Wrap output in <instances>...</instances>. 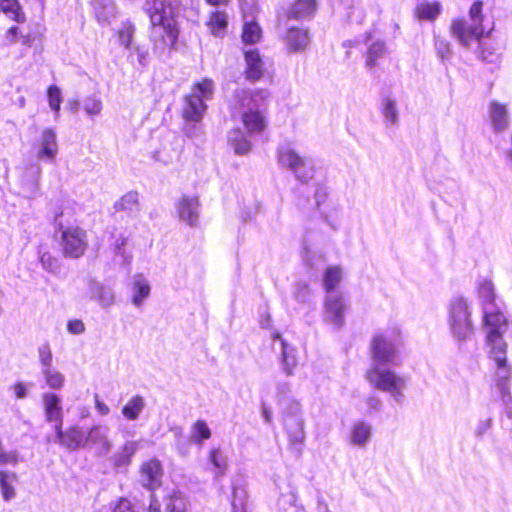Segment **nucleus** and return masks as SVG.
Returning a JSON list of instances; mask_svg holds the SVG:
<instances>
[{"label": "nucleus", "mask_w": 512, "mask_h": 512, "mask_svg": "<svg viewBox=\"0 0 512 512\" xmlns=\"http://www.w3.org/2000/svg\"><path fill=\"white\" fill-rule=\"evenodd\" d=\"M41 374L48 387L59 390L64 386V375L53 367L42 369Z\"/></svg>", "instance_id": "obj_42"}, {"label": "nucleus", "mask_w": 512, "mask_h": 512, "mask_svg": "<svg viewBox=\"0 0 512 512\" xmlns=\"http://www.w3.org/2000/svg\"><path fill=\"white\" fill-rule=\"evenodd\" d=\"M209 26L214 35L220 36L227 26V16L223 12L216 11L212 13Z\"/></svg>", "instance_id": "obj_46"}, {"label": "nucleus", "mask_w": 512, "mask_h": 512, "mask_svg": "<svg viewBox=\"0 0 512 512\" xmlns=\"http://www.w3.org/2000/svg\"><path fill=\"white\" fill-rule=\"evenodd\" d=\"M482 2L476 1L469 11V19H456L451 24V33L458 42L469 47L472 42H479L485 33L483 25Z\"/></svg>", "instance_id": "obj_5"}, {"label": "nucleus", "mask_w": 512, "mask_h": 512, "mask_svg": "<svg viewBox=\"0 0 512 512\" xmlns=\"http://www.w3.org/2000/svg\"><path fill=\"white\" fill-rule=\"evenodd\" d=\"M94 13L101 25H109L115 19L117 11L112 0H94Z\"/></svg>", "instance_id": "obj_25"}, {"label": "nucleus", "mask_w": 512, "mask_h": 512, "mask_svg": "<svg viewBox=\"0 0 512 512\" xmlns=\"http://www.w3.org/2000/svg\"><path fill=\"white\" fill-rule=\"evenodd\" d=\"M166 512H186V503L182 494L178 491H173L166 498Z\"/></svg>", "instance_id": "obj_45"}, {"label": "nucleus", "mask_w": 512, "mask_h": 512, "mask_svg": "<svg viewBox=\"0 0 512 512\" xmlns=\"http://www.w3.org/2000/svg\"><path fill=\"white\" fill-rule=\"evenodd\" d=\"M48 100L50 108L55 112L56 117L59 116L60 105L62 103L61 90L56 85L48 88Z\"/></svg>", "instance_id": "obj_48"}, {"label": "nucleus", "mask_w": 512, "mask_h": 512, "mask_svg": "<svg viewBox=\"0 0 512 512\" xmlns=\"http://www.w3.org/2000/svg\"><path fill=\"white\" fill-rule=\"evenodd\" d=\"M42 402L45 411V417L48 422H54L55 425H63V412L61 399L55 393H44Z\"/></svg>", "instance_id": "obj_21"}, {"label": "nucleus", "mask_w": 512, "mask_h": 512, "mask_svg": "<svg viewBox=\"0 0 512 512\" xmlns=\"http://www.w3.org/2000/svg\"><path fill=\"white\" fill-rule=\"evenodd\" d=\"M40 262L42 267L50 273H56L59 270L58 260L49 252H44L41 254Z\"/></svg>", "instance_id": "obj_52"}, {"label": "nucleus", "mask_w": 512, "mask_h": 512, "mask_svg": "<svg viewBox=\"0 0 512 512\" xmlns=\"http://www.w3.org/2000/svg\"><path fill=\"white\" fill-rule=\"evenodd\" d=\"M278 161L300 182L307 183L314 177L315 168L312 161L300 156L290 145H284L278 149Z\"/></svg>", "instance_id": "obj_8"}, {"label": "nucleus", "mask_w": 512, "mask_h": 512, "mask_svg": "<svg viewBox=\"0 0 512 512\" xmlns=\"http://www.w3.org/2000/svg\"><path fill=\"white\" fill-rule=\"evenodd\" d=\"M0 6L3 12L9 14L15 21L20 22L23 20V16L19 12V5L16 0H1Z\"/></svg>", "instance_id": "obj_50"}, {"label": "nucleus", "mask_w": 512, "mask_h": 512, "mask_svg": "<svg viewBox=\"0 0 512 512\" xmlns=\"http://www.w3.org/2000/svg\"><path fill=\"white\" fill-rule=\"evenodd\" d=\"M370 353L367 381L373 388L389 393L396 402H402L406 380L392 369L401 363L395 339L387 333L375 334L370 343Z\"/></svg>", "instance_id": "obj_1"}, {"label": "nucleus", "mask_w": 512, "mask_h": 512, "mask_svg": "<svg viewBox=\"0 0 512 512\" xmlns=\"http://www.w3.org/2000/svg\"><path fill=\"white\" fill-rule=\"evenodd\" d=\"M150 290L151 288L147 279L142 275H136L133 282V304L140 307L144 300L150 295Z\"/></svg>", "instance_id": "obj_34"}, {"label": "nucleus", "mask_w": 512, "mask_h": 512, "mask_svg": "<svg viewBox=\"0 0 512 512\" xmlns=\"http://www.w3.org/2000/svg\"><path fill=\"white\" fill-rule=\"evenodd\" d=\"M116 211H125L128 214L139 212V195L135 191H130L123 195L115 204Z\"/></svg>", "instance_id": "obj_35"}, {"label": "nucleus", "mask_w": 512, "mask_h": 512, "mask_svg": "<svg viewBox=\"0 0 512 512\" xmlns=\"http://www.w3.org/2000/svg\"><path fill=\"white\" fill-rule=\"evenodd\" d=\"M138 449V441L128 440L109 458V460L114 468L118 470L127 468Z\"/></svg>", "instance_id": "obj_22"}, {"label": "nucleus", "mask_w": 512, "mask_h": 512, "mask_svg": "<svg viewBox=\"0 0 512 512\" xmlns=\"http://www.w3.org/2000/svg\"><path fill=\"white\" fill-rule=\"evenodd\" d=\"M242 14L248 15L252 12H257V5L255 0H239Z\"/></svg>", "instance_id": "obj_59"}, {"label": "nucleus", "mask_w": 512, "mask_h": 512, "mask_svg": "<svg viewBox=\"0 0 512 512\" xmlns=\"http://www.w3.org/2000/svg\"><path fill=\"white\" fill-rule=\"evenodd\" d=\"M381 114L386 126H396L399 123V111L397 101L391 96H385L381 100Z\"/></svg>", "instance_id": "obj_30"}, {"label": "nucleus", "mask_w": 512, "mask_h": 512, "mask_svg": "<svg viewBox=\"0 0 512 512\" xmlns=\"http://www.w3.org/2000/svg\"><path fill=\"white\" fill-rule=\"evenodd\" d=\"M57 442L71 451L85 449L86 431L79 425H72L66 430L62 429V425H54Z\"/></svg>", "instance_id": "obj_13"}, {"label": "nucleus", "mask_w": 512, "mask_h": 512, "mask_svg": "<svg viewBox=\"0 0 512 512\" xmlns=\"http://www.w3.org/2000/svg\"><path fill=\"white\" fill-rule=\"evenodd\" d=\"M130 55L136 54L137 61L141 66H146L149 60V52L147 47L140 45H133L132 50H129Z\"/></svg>", "instance_id": "obj_54"}, {"label": "nucleus", "mask_w": 512, "mask_h": 512, "mask_svg": "<svg viewBox=\"0 0 512 512\" xmlns=\"http://www.w3.org/2000/svg\"><path fill=\"white\" fill-rule=\"evenodd\" d=\"M13 390L18 399H23L27 396L26 387L23 383L18 382L13 386Z\"/></svg>", "instance_id": "obj_63"}, {"label": "nucleus", "mask_w": 512, "mask_h": 512, "mask_svg": "<svg viewBox=\"0 0 512 512\" xmlns=\"http://www.w3.org/2000/svg\"><path fill=\"white\" fill-rule=\"evenodd\" d=\"M492 427V419L487 418L480 420L475 429V436L481 439Z\"/></svg>", "instance_id": "obj_57"}, {"label": "nucleus", "mask_w": 512, "mask_h": 512, "mask_svg": "<svg viewBox=\"0 0 512 512\" xmlns=\"http://www.w3.org/2000/svg\"><path fill=\"white\" fill-rule=\"evenodd\" d=\"M182 0H146L144 11L151 23L153 53L162 58L176 45L179 37L177 16Z\"/></svg>", "instance_id": "obj_2"}, {"label": "nucleus", "mask_w": 512, "mask_h": 512, "mask_svg": "<svg viewBox=\"0 0 512 512\" xmlns=\"http://www.w3.org/2000/svg\"><path fill=\"white\" fill-rule=\"evenodd\" d=\"M91 298L97 300L102 307H109L114 303V293L111 289L99 283L92 282L90 286Z\"/></svg>", "instance_id": "obj_36"}, {"label": "nucleus", "mask_w": 512, "mask_h": 512, "mask_svg": "<svg viewBox=\"0 0 512 512\" xmlns=\"http://www.w3.org/2000/svg\"><path fill=\"white\" fill-rule=\"evenodd\" d=\"M94 401H95V408L99 415L106 416L110 413V408L100 400V397L98 394L94 395Z\"/></svg>", "instance_id": "obj_60"}, {"label": "nucleus", "mask_w": 512, "mask_h": 512, "mask_svg": "<svg viewBox=\"0 0 512 512\" xmlns=\"http://www.w3.org/2000/svg\"><path fill=\"white\" fill-rule=\"evenodd\" d=\"M127 243V239L125 237H120L115 242L114 251L116 256H121L123 259V263H130L131 256L127 254L124 250V246Z\"/></svg>", "instance_id": "obj_56"}, {"label": "nucleus", "mask_w": 512, "mask_h": 512, "mask_svg": "<svg viewBox=\"0 0 512 512\" xmlns=\"http://www.w3.org/2000/svg\"><path fill=\"white\" fill-rule=\"evenodd\" d=\"M184 130L186 135L190 138L197 137L201 133L200 126H197L196 124L187 125Z\"/></svg>", "instance_id": "obj_64"}, {"label": "nucleus", "mask_w": 512, "mask_h": 512, "mask_svg": "<svg viewBox=\"0 0 512 512\" xmlns=\"http://www.w3.org/2000/svg\"><path fill=\"white\" fill-rule=\"evenodd\" d=\"M316 0H296L288 11L289 19H306L316 11Z\"/></svg>", "instance_id": "obj_27"}, {"label": "nucleus", "mask_w": 512, "mask_h": 512, "mask_svg": "<svg viewBox=\"0 0 512 512\" xmlns=\"http://www.w3.org/2000/svg\"><path fill=\"white\" fill-rule=\"evenodd\" d=\"M505 305L499 303L497 305L482 309L483 324L487 331H496L505 333L507 330L508 320L504 314Z\"/></svg>", "instance_id": "obj_15"}, {"label": "nucleus", "mask_w": 512, "mask_h": 512, "mask_svg": "<svg viewBox=\"0 0 512 512\" xmlns=\"http://www.w3.org/2000/svg\"><path fill=\"white\" fill-rule=\"evenodd\" d=\"M58 232L61 233L60 245L65 257L77 259L87 249V235L78 226H64L58 218L55 219Z\"/></svg>", "instance_id": "obj_9"}, {"label": "nucleus", "mask_w": 512, "mask_h": 512, "mask_svg": "<svg viewBox=\"0 0 512 512\" xmlns=\"http://www.w3.org/2000/svg\"><path fill=\"white\" fill-rule=\"evenodd\" d=\"M211 437V430L204 420H197L191 427L190 439L202 446L203 442Z\"/></svg>", "instance_id": "obj_39"}, {"label": "nucleus", "mask_w": 512, "mask_h": 512, "mask_svg": "<svg viewBox=\"0 0 512 512\" xmlns=\"http://www.w3.org/2000/svg\"><path fill=\"white\" fill-rule=\"evenodd\" d=\"M435 49L437 56L442 60L446 61L451 58L452 50L450 43L439 36L435 37Z\"/></svg>", "instance_id": "obj_49"}, {"label": "nucleus", "mask_w": 512, "mask_h": 512, "mask_svg": "<svg viewBox=\"0 0 512 512\" xmlns=\"http://www.w3.org/2000/svg\"><path fill=\"white\" fill-rule=\"evenodd\" d=\"M39 362L41 370L53 367V356L49 344L45 343L38 348Z\"/></svg>", "instance_id": "obj_51"}, {"label": "nucleus", "mask_w": 512, "mask_h": 512, "mask_svg": "<svg viewBox=\"0 0 512 512\" xmlns=\"http://www.w3.org/2000/svg\"><path fill=\"white\" fill-rule=\"evenodd\" d=\"M489 117L495 132L504 131L509 124V115L506 106L497 101L490 103Z\"/></svg>", "instance_id": "obj_24"}, {"label": "nucleus", "mask_w": 512, "mask_h": 512, "mask_svg": "<svg viewBox=\"0 0 512 512\" xmlns=\"http://www.w3.org/2000/svg\"><path fill=\"white\" fill-rule=\"evenodd\" d=\"M232 511L233 512H249L248 511V495L242 483L234 481L232 484Z\"/></svg>", "instance_id": "obj_31"}, {"label": "nucleus", "mask_w": 512, "mask_h": 512, "mask_svg": "<svg viewBox=\"0 0 512 512\" xmlns=\"http://www.w3.org/2000/svg\"><path fill=\"white\" fill-rule=\"evenodd\" d=\"M176 211L181 221L195 227L199 221L200 203L197 196L183 195L176 203Z\"/></svg>", "instance_id": "obj_14"}, {"label": "nucleus", "mask_w": 512, "mask_h": 512, "mask_svg": "<svg viewBox=\"0 0 512 512\" xmlns=\"http://www.w3.org/2000/svg\"><path fill=\"white\" fill-rule=\"evenodd\" d=\"M503 334L496 331H487L486 334L485 344L488 348V354L495 363L507 361V343Z\"/></svg>", "instance_id": "obj_20"}, {"label": "nucleus", "mask_w": 512, "mask_h": 512, "mask_svg": "<svg viewBox=\"0 0 512 512\" xmlns=\"http://www.w3.org/2000/svg\"><path fill=\"white\" fill-rule=\"evenodd\" d=\"M135 31L134 23L130 20L123 21L117 30L119 44L127 50H132Z\"/></svg>", "instance_id": "obj_37"}, {"label": "nucleus", "mask_w": 512, "mask_h": 512, "mask_svg": "<svg viewBox=\"0 0 512 512\" xmlns=\"http://www.w3.org/2000/svg\"><path fill=\"white\" fill-rule=\"evenodd\" d=\"M83 108L89 116H96L102 111V102L100 99L90 97L85 99Z\"/></svg>", "instance_id": "obj_53"}, {"label": "nucleus", "mask_w": 512, "mask_h": 512, "mask_svg": "<svg viewBox=\"0 0 512 512\" xmlns=\"http://www.w3.org/2000/svg\"><path fill=\"white\" fill-rule=\"evenodd\" d=\"M163 476L162 465L157 459L144 462L140 468V482L149 490H154L161 485Z\"/></svg>", "instance_id": "obj_18"}, {"label": "nucleus", "mask_w": 512, "mask_h": 512, "mask_svg": "<svg viewBox=\"0 0 512 512\" xmlns=\"http://www.w3.org/2000/svg\"><path fill=\"white\" fill-rule=\"evenodd\" d=\"M38 160L53 161L58 154L56 133L51 128L43 130L38 142L34 145Z\"/></svg>", "instance_id": "obj_16"}, {"label": "nucleus", "mask_w": 512, "mask_h": 512, "mask_svg": "<svg viewBox=\"0 0 512 512\" xmlns=\"http://www.w3.org/2000/svg\"><path fill=\"white\" fill-rule=\"evenodd\" d=\"M477 294L482 309L502 303V301L497 298L493 282L488 278L478 280Z\"/></svg>", "instance_id": "obj_23"}, {"label": "nucleus", "mask_w": 512, "mask_h": 512, "mask_svg": "<svg viewBox=\"0 0 512 512\" xmlns=\"http://www.w3.org/2000/svg\"><path fill=\"white\" fill-rule=\"evenodd\" d=\"M244 56L246 62V79L253 82L262 79L267 71V64L261 57L259 51L250 48L244 51Z\"/></svg>", "instance_id": "obj_17"}, {"label": "nucleus", "mask_w": 512, "mask_h": 512, "mask_svg": "<svg viewBox=\"0 0 512 512\" xmlns=\"http://www.w3.org/2000/svg\"><path fill=\"white\" fill-rule=\"evenodd\" d=\"M280 505L283 509V512H305L302 506H299L295 503L293 495H291L288 499L286 497L282 498Z\"/></svg>", "instance_id": "obj_55"}, {"label": "nucleus", "mask_w": 512, "mask_h": 512, "mask_svg": "<svg viewBox=\"0 0 512 512\" xmlns=\"http://www.w3.org/2000/svg\"><path fill=\"white\" fill-rule=\"evenodd\" d=\"M275 339H279L282 345V356L281 366L282 370L287 376L293 375V371L298 364L296 349L289 345L284 339L281 338L280 334L274 336Z\"/></svg>", "instance_id": "obj_26"}, {"label": "nucleus", "mask_w": 512, "mask_h": 512, "mask_svg": "<svg viewBox=\"0 0 512 512\" xmlns=\"http://www.w3.org/2000/svg\"><path fill=\"white\" fill-rule=\"evenodd\" d=\"M19 28L17 26L11 27L6 32V39L9 44H14L18 40Z\"/></svg>", "instance_id": "obj_62"}, {"label": "nucleus", "mask_w": 512, "mask_h": 512, "mask_svg": "<svg viewBox=\"0 0 512 512\" xmlns=\"http://www.w3.org/2000/svg\"><path fill=\"white\" fill-rule=\"evenodd\" d=\"M209 461L215 467V478L222 477L227 470V460L220 449H212L209 453Z\"/></svg>", "instance_id": "obj_43"}, {"label": "nucleus", "mask_w": 512, "mask_h": 512, "mask_svg": "<svg viewBox=\"0 0 512 512\" xmlns=\"http://www.w3.org/2000/svg\"><path fill=\"white\" fill-rule=\"evenodd\" d=\"M15 481L16 475L14 473L0 471V489L5 501H10L15 497V489L13 487Z\"/></svg>", "instance_id": "obj_40"}, {"label": "nucleus", "mask_w": 512, "mask_h": 512, "mask_svg": "<svg viewBox=\"0 0 512 512\" xmlns=\"http://www.w3.org/2000/svg\"><path fill=\"white\" fill-rule=\"evenodd\" d=\"M284 429L287 433L290 449L299 457L305 442L304 420L301 406L297 401H291L284 410Z\"/></svg>", "instance_id": "obj_7"}, {"label": "nucleus", "mask_w": 512, "mask_h": 512, "mask_svg": "<svg viewBox=\"0 0 512 512\" xmlns=\"http://www.w3.org/2000/svg\"><path fill=\"white\" fill-rule=\"evenodd\" d=\"M255 13L252 12L248 15L243 14L244 27L242 33V39L245 43L254 44L257 43L262 35V30L257 22H255Z\"/></svg>", "instance_id": "obj_28"}, {"label": "nucleus", "mask_w": 512, "mask_h": 512, "mask_svg": "<svg viewBox=\"0 0 512 512\" xmlns=\"http://www.w3.org/2000/svg\"><path fill=\"white\" fill-rule=\"evenodd\" d=\"M67 330L71 334L79 335V334L84 333L85 325L81 320H78V319L70 320L67 324Z\"/></svg>", "instance_id": "obj_58"}, {"label": "nucleus", "mask_w": 512, "mask_h": 512, "mask_svg": "<svg viewBox=\"0 0 512 512\" xmlns=\"http://www.w3.org/2000/svg\"><path fill=\"white\" fill-rule=\"evenodd\" d=\"M146 406L145 400L140 395L133 396L122 408V415L129 421L139 418Z\"/></svg>", "instance_id": "obj_33"}, {"label": "nucleus", "mask_w": 512, "mask_h": 512, "mask_svg": "<svg viewBox=\"0 0 512 512\" xmlns=\"http://www.w3.org/2000/svg\"><path fill=\"white\" fill-rule=\"evenodd\" d=\"M342 279V271L339 267H329L324 274V287L327 294L335 292V287L340 283Z\"/></svg>", "instance_id": "obj_44"}, {"label": "nucleus", "mask_w": 512, "mask_h": 512, "mask_svg": "<svg viewBox=\"0 0 512 512\" xmlns=\"http://www.w3.org/2000/svg\"><path fill=\"white\" fill-rule=\"evenodd\" d=\"M386 53V45L383 41L373 42L367 50L365 64L368 68H373L377 64V60L382 58Z\"/></svg>", "instance_id": "obj_41"}, {"label": "nucleus", "mask_w": 512, "mask_h": 512, "mask_svg": "<svg viewBox=\"0 0 512 512\" xmlns=\"http://www.w3.org/2000/svg\"><path fill=\"white\" fill-rule=\"evenodd\" d=\"M214 92V82L205 78L193 86L190 95L184 99L182 115L188 122L198 123L203 118L207 105L206 101L212 98Z\"/></svg>", "instance_id": "obj_6"}, {"label": "nucleus", "mask_w": 512, "mask_h": 512, "mask_svg": "<svg viewBox=\"0 0 512 512\" xmlns=\"http://www.w3.org/2000/svg\"><path fill=\"white\" fill-rule=\"evenodd\" d=\"M348 310L345 297L339 292L327 294L324 301V321L336 329L343 327L344 315Z\"/></svg>", "instance_id": "obj_11"}, {"label": "nucleus", "mask_w": 512, "mask_h": 512, "mask_svg": "<svg viewBox=\"0 0 512 512\" xmlns=\"http://www.w3.org/2000/svg\"><path fill=\"white\" fill-rule=\"evenodd\" d=\"M418 17L425 20H433L440 12L438 3H421L417 6Z\"/></svg>", "instance_id": "obj_47"}, {"label": "nucleus", "mask_w": 512, "mask_h": 512, "mask_svg": "<svg viewBox=\"0 0 512 512\" xmlns=\"http://www.w3.org/2000/svg\"><path fill=\"white\" fill-rule=\"evenodd\" d=\"M228 139L236 154H246L251 149L250 141L240 129L232 130Z\"/></svg>", "instance_id": "obj_38"}, {"label": "nucleus", "mask_w": 512, "mask_h": 512, "mask_svg": "<svg viewBox=\"0 0 512 512\" xmlns=\"http://www.w3.org/2000/svg\"><path fill=\"white\" fill-rule=\"evenodd\" d=\"M495 385L501 395L510 393L511 368L507 361L503 363H495Z\"/></svg>", "instance_id": "obj_29"}, {"label": "nucleus", "mask_w": 512, "mask_h": 512, "mask_svg": "<svg viewBox=\"0 0 512 512\" xmlns=\"http://www.w3.org/2000/svg\"><path fill=\"white\" fill-rule=\"evenodd\" d=\"M42 168L39 163H31L25 167L19 178V194L26 199H36L41 196Z\"/></svg>", "instance_id": "obj_12"}, {"label": "nucleus", "mask_w": 512, "mask_h": 512, "mask_svg": "<svg viewBox=\"0 0 512 512\" xmlns=\"http://www.w3.org/2000/svg\"><path fill=\"white\" fill-rule=\"evenodd\" d=\"M371 438V426L370 424L359 421L356 422L351 429L350 440L351 443L363 447Z\"/></svg>", "instance_id": "obj_32"}, {"label": "nucleus", "mask_w": 512, "mask_h": 512, "mask_svg": "<svg viewBox=\"0 0 512 512\" xmlns=\"http://www.w3.org/2000/svg\"><path fill=\"white\" fill-rule=\"evenodd\" d=\"M502 401L505 407L506 415L512 419V396L510 393L507 395H501Z\"/></svg>", "instance_id": "obj_61"}, {"label": "nucleus", "mask_w": 512, "mask_h": 512, "mask_svg": "<svg viewBox=\"0 0 512 512\" xmlns=\"http://www.w3.org/2000/svg\"><path fill=\"white\" fill-rule=\"evenodd\" d=\"M285 46L290 53H297L306 50L310 44V36L307 29L290 27L284 36Z\"/></svg>", "instance_id": "obj_19"}, {"label": "nucleus", "mask_w": 512, "mask_h": 512, "mask_svg": "<svg viewBox=\"0 0 512 512\" xmlns=\"http://www.w3.org/2000/svg\"><path fill=\"white\" fill-rule=\"evenodd\" d=\"M269 97L267 90L251 92L245 88L234 91L229 102L233 118H239L250 134L260 133L266 126L261 103Z\"/></svg>", "instance_id": "obj_3"}, {"label": "nucleus", "mask_w": 512, "mask_h": 512, "mask_svg": "<svg viewBox=\"0 0 512 512\" xmlns=\"http://www.w3.org/2000/svg\"><path fill=\"white\" fill-rule=\"evenodd\" d=\"M471 306L462 296L453 297L448 304L447 323L455 341L463 343L474 334Z\"/></svg>", "instance_id": "obj_4"}, {"label": "nucleus", "mask_w": 512, "mask_h": 512, "mask_svg": "<svg viewBox=\"0 0 512 512\" xmlns=\"http://www.w3.org/2000/svg\"><path fill=\"white\" fill-rule=\"evenodd\" d=\"M113 448L110 428L104 424H94L86 431L85 449L92 450L98 457H106Z\"/></svg>", "instance_id": "obj_10"}]
</instances>
